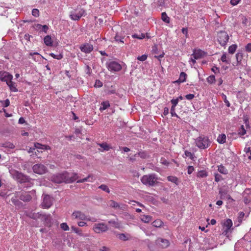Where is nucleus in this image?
<instances>
[{
  "mask_svg": "<svg viewBox=\"0 0 251 251\" xmlns=\"http://www.w3.org/2000/svg\"><path fill=\"white\" fill-rule=\"evenodd\" d=\"M78 177L76 173L64 171L61 173L54 175L52 176L51 180L55 183H70L76 180Z\"/></svg>",
  "mask_w": 251,
  "mask_h": 251,
  "instance_id": "obj_1",
  "label": "nucleus"
},
{
  "mask_svg": "<svg viewBox=\"0 0 251 251\" xmlns=\"http://www.w3.org/2000/svg\"><path fill=\"white\" fill-rule=\"evenodd\" d=\"M9 173L13 178L16 180L20 184H24L30 182L31 178L29 176H27L22 172H19L15 169H11Z\"/></svg>",
  "mask_w": 251,
  "mask_h": 251,
  "instance_id": "obj_2",
  "label": "nucleus"
},
{
  "mask_svg": "<svg viewBox=\"0 0 251 251\" xmlns=\"http://www.w3.org/2000/svg\"><path fill=\"white\" fill-rule=\"evenodd\" d=\"M158 178L155 174L144 175L141 178L142 183L147 186H153L157 183Z\"/></svg>",
  "mask_w": 251,
  "mask_h": 251,
  "instance_id": "obj_3",
  "label": "nucleus"
},
{
  "mask_svg": "<svg viewBox=\"0 0 251 251\" xmlns=\"http://www.w3.org/2000/svg\"><path fill=\"white\" fill-rule=\"evenodd\" d=\"M195 143L196 146L200 149H205L210 144L208 137L204 135H201L195 139Z\"/></svg>",
  "mask_w": 251,
  "mask_h": 251,
  "instance_id": "obj_4",
  "label": "nucleus"
},
{
  "mask_svg": "<svg viewBox=\"0 0 251 251\" xmlns=\"http://www.w3.org/2000/svg\"><path fill=\"white\" fill-rule=\"evenodd\" d=\"M86 14L85 10L80 6H77L74 10L70 12V17L72 20L78 21Z\"/></svg>",
  "mask_w": 251,
  "mask_h": 251,
  "instance_id": "obj_5",
  "label": "nucleus"
},
{
  "mask_svg": "<svg viewBox=\"0 0 251 251\" xmlns=\"http://www.w3.org/2000/svg\"><path fill=\"white\" fill-rule=\"evenodd\" d=\"M229 40L228 34L225 31H220L218 32L217 40L222 46H225Z\"/></svg>",
  "mask_w": 251,
  "mask_h": 251,
  "instance_id": "obj_6",
  "label": "nucleus"
},
{
  "mask_svg": "<svg viewBox=\"0 0 251 251\" xmlns=\"http://www.w3.org/2000/svg\"><path fill=\"white\" fill-rule=\"evenodd\" d=\"M29 193V192L23 191L15 192L14 194L16 195V197H19L20 200L24 202H29L32 199V197Z\"/></svg>",
  "mask_w": 251,
  "mask_h": 251,
  "instance_id": "obj_7",
  "label": "nucleus"
},
{
  "mask_svg": "<svg viewBox=\"0 0 251 251\" xmlns=\"http://www.w3.org/2000/svg\"><path fill=\"white\" fill-rule=\"evenodd\" d=\"M32 170L34 173L41 175L47 173L48 168L42 164L37 163L32 166Z\"/></svg>",
  "mask_w": 251,
  "mask_h": 251,
  "instance_id": "obj_8",
  "label": "nucleus"
},
{
  "mask_svg": "<svg viewBox=\"0 0 251 251\" xmlns=\"http://www.w3.org/2000/svg\"><path fill=\"white\" fill-rule=\"evenodd\" d=\"M107 69L111 72H119L122 69V66L117 62L112 61L106 63Z\"/></svg>",
  "mask_w": 251,
  "mask_h": 251,
  "instance_id": "obj_9",
  "label": "nucleus"
},
{
  "mask_svg": "<svg viewBox=\"0 0 251 251\" xmlns=\"http://www.w3.org/2000/svg\"><path fill=\"white\" fill-rule=\"evenodd\" d=\"M108 229L107 226L103 223L95 224L93 227L94 231L97 233L106 232Z\"/></svg>",
  "mask_w": 251,
  "mask_h": 251,
  "instance_id": "obj_10",
  "label": "nucleus"
},
{
  "mask_svg": "<svg viewBox=\"0 0 251 251\" xmlns=\"http://www.w3.org/2000/svg\"><path fill=\"white\" fill-rule=\"evenodd\" d=\"M53 202V198L49 195H45L43 199L42 205L44 208H49L52 205Z\"/></svg>",
  "mask_w": 251,
  "mask_h": 251,
  "instance_id": "obj_11",
  "label": "nucleus"
},
{
  "mask_svg": "<svg viewBox=\"0 0 251 251\" xmlns=\"http://www.w3.org/2000/svg\"><path fill=\"white\" fill-rule=\"evenodd\" d=\"M41 220L44 222V224L46 226L50 227L52 226L53 221L50 214H42Z\"/></svg>",
  "mask_w": 251,
  "mask_h": 251,
  "instance_id": "obj_12",
  "label": "nucleus"
},
{
  "mask_svg": "<svg viewBox=\"0 0 251 251\" xmlns=\"http://www.w3.org/2000/svg\"><path fill=\"white\" fill-rule=\"evenodd\" d=\"M13 78V75L9 74L7 72H0V80L1 81L9 82L12 80Z\"/></svg>",
  "mask_w": 251,
  "mask_h": 251,
  "instance_id": "obj_13",
  "label": "nucleus"
},
{
  "mask_svg": "<svg viewBox=\"0 0 251 251\" xmlns=\"http://www.w3.org/2000/svg\"><path fill=\"white\" fill-rule=\"evenodd\" d=\"M207 53L200 49H194L193 51L192 56L195 59H199L203 57L206 55Z\"/></svg>",
  "mask_w": 251,
  "mask_h": 251,
  "instance_id": "obj_14",
  "label": "nucleus"
},
{
  "mask_svg": "<svg viewBox=\"0 0 251 251\" xmlns=\"http://www.w3.org/2000/svg\"><path fill=\"white\" fill-rule=\"evenodd\" d=\"M72 216L75 217L76 219L81 220H87L91 221V220L88 218L84 213L80 211H75L72 214Z\"/></svg>",
  "mask_w": 251,
  "mask_h": 251,
  "instance_id": "obj_15",
  "label": "nucleus"
},
{
  "mask_svg": "<svg viewBox=\"0 0 251 251\" xmlns=\"http://www.w3.org/2000/svg\"><path fill=\"white\" fill-rule=\"evenodd\" d=\"M93 46L89 43H86L80 47L81 51L85 53H89L93 50Z\"/></svg>",
  "mask_w": 251,
  "mask_h": 251,
  "instance_id": "obj_16",
  "label": "nucleus"
},
{
  "mask_svg": "<svg viewBox=\"0 0 251 251\" xmlns=\"http://www.w3.org/2000/svg\"><path fill=\"white\" fill-rule=\"evenodd\" d=\"M156 243L162 248H166L170 245V242L167 239L159 238L156 240Z\"/></svg>",
  "mask_w": 251,
  "mask_h": 251,
  "instance_id": "obj_17",
  "label": "nucleus"
},
{
  "mask_svg": "<svg viewBox=\"0 0 251 251\" xmlns=\"http://www.w3.org/2000/svg\"><path fill=\"white\" fill-rule=\"evenodd\" d=\"M110 205L113 208L120 210H123L125 207V204L120 205L118 202L113 200L110 201Z\"/></svg>",
  "mask_w": 251,
  "mask_h": 251,
  "instance_id": "obj_18",
  "label": "nucleus"
},
{
  "mask_svg": "<svg viewBox=\"0 0 251 251\" xmlns=\"http://www.w3.org/2000/svg\"><path fill=\"white\" fill-rule=\"evenodd\" d=\"M34 147L36 149L43 150H50V147L46 145H42L39 143H35Z\"/></svg>",
  "mask_w": 251,
  "mask_h": 251,
  "instance_id": "obj_19",
  "label": "nucleus"
},
{
  "mask_svg": "<svg viewBox=\"0 0 251 251\" xmlns=\"http://www.w3.org/2000/svg\"><path fill=\"white\" fill-rule=\"evenodd\" d=\"M35 27L37 29H40L41 31L44 32L45 33H47L48 32V30H49V26L47 25H42L39 24H37L35 25Z\"/></svg>",
  "mask_w": 251,
  "mask_h": 251,
  "instance_id": "obj_20",
  "label": "nucleus"
},
{
  "mask_svg": "<svg viewBox=\"0 0 251 251\" xmlns=\"http://www.w3.org/2000/svg\"><path fill=\"white\" fill-rule=\"evenodd\" d=\"M224 228L226 227V229L230 230L231 226H232V221L231 219H228L226 220L223 224Z\"/></svg>",
  "mask_w": 251,
  "mask_h": 251,
  "instance_id": "obj_21",
  "label": "nucleus"
},
{
  "mask_svg": "<svg viewBox=\"0 0 251 251\" xmlns=\"http://www.w3.org/2000/svg\"><path fill=\"white\" fill-rule=\"evenodd\" d=\"M44 41L45 44L47 46H52V40L51 39V36L50 35H47L44 37Z\"/></svg>",
  "mask_w": 251,
  "mask_h": 251,
  "instance_id": "obj_22",
  "label": "nucleus"
},
{
  "mask_svg": "<svg viewBox=\"0 0 251 251\" xmlns=\"http://www.w3.org/2000/svg\"><path fill=\"white\" fill-rule=\"evenodd\" d=\"M135 156H139L142 159H146L149 157V155L146 151H140L135 154Z\"/></svg>",
  "mask_w": 251,
  "mask_h": 251,
  "instance_id": "obj_23",
  "label": "nucleus"
},
{
  "mask_svg": "<svg viewBox=\"0 0 251 251\" xmlns=\"http://www.w3.org/2000/svg\"><path fill=\"white\" fill-rule=\"evenodd\" d=\"M71 229H72V230L74 232H75V233H76L77 235H78L79 236H83V237L86 236V235H85L83 233L82 230L80 228H79L75 227L74 226H71Z\"/></svg>",
  "mask_w": 251,
  "mask_h": 251,
  "instance_id": "obj_24",
  "label": "nucleus"
},
{
  "mask_svg": "<svg viewBox=\"0 0 251 251\" xmlns=\"http://www.w3.org/2000/svg\"><path fill=\"white\" fill-rule=\"evenodd\" d=\"M187 74L184 72H181L179 75V77L178 80L176 82L177 83H182L186 81Z\"/></svg>",
  "mask_w": 251,
  "mask_h": 251,
  "instance_id": "obj_25",
  "label": "nucleus"
},
{
  "mask_svg": "<svg viewBox=\"0 0 251 251\" xmlns=\"http://www.w3.org/2000/svg\"><path fill=\"white\" fill-rule=\"evenodd\" d=\"M6 84L9 86V89L11 91L14 92H16L18 91V89L15 85V83L13 82L12 80L9 81V82H7Z\"/></svg>",
  "mask_w": 251,
  "mask_h": 251,
  "instance_id": "obj_26",
  "label": "nucleus"
},
{
  "mask_svg": "<svg viewBox=\"0 0 251 251\" xmlns=\"http://www.w3.org/2000/svg\"><path fill=\"white\" fill-rule=\"evenodd\" d=\"M217 141L221 144L225 143L226 141V135L225 134H220L217 138Z\"/></svg>",
  "mask_w": 251,
  "mask_h": 251,
  "instance_id": "obj_27",
  "label": "nucleus"
},
{
  "mask_svg": "<svg viewBox=\"0 0 251 251\" xmlns=\"http://www.w3.org/2000/svg\"><path fill=\"white\" fill-rule=\"evenodd\" d=\"M243 58V53L242 51H240L237 52L236 54V58L237 60V65H239L241 63V61Z\"/></svg>",
  "mask_w": 251,
  "mask_h": 251,
  "instance_id": "obj_28",
  "label": "nucleus"
},
{
  "mask_svg": "<svg viewBox=\"0 0 251 251\" xmlns=\"http://www.w3.org/2000/svg\"><path fill=\"white\" fill-rule=\"evenodd\" d=\"M218 171L222 174L227 175L228 174V170L222 164L218 166Z\"/></svg>",
  "mask_w": 251,
  "mask_h": 251,
  "instance_id": "obj_29",
  "label": "nucleus"
},
{
  "mask_svg": "<svg viewBox=\"0 0 251 251\" xmlns=\"http://www.w3.org/2000/svg\"><path fill=\"white\" fill-rule=\"evenodd\" d=\"M42 214L40 213H30L29 214L28 216L32 219L34 220H37V219H41L42 217Z\"/></svg>",
  "mask_w": 251,
  "mask_h": 251,
  "instance_id": "obj_30",
  "label": "nucleus"
},
{
  "mask_svg": "<svg viewBox=\"0 0 251 251\" xmlns=\"http://www.w3.org/2000/svg\"><path fill=\"white\" fill-rule=\"evenodd\" d=\"M161 20L165 23L169 24L170 22V18L168 16L166 12L161 13Z\"/></svg>",
  "mask_w": 251,
  "mask_h": 251,
  "instance_id": "obj_31",
  "label": "nucleus"
},
{
  "mask_svg": "<svg viewBox=\"0 0 251 251\" xmlns=\"http://www.w3.org/2000/svg\"><path fill=\"white\" fill-rule=\"evenodd\" d=\"M15 197L11 198V201L13 204L16 206H20L22 204V202L17 199L19 197H16V195H14Z\"/></svg>",
  "mask_w": 251,
  "mask_h": 251,
  "instance_id": "obj_32",
  "label": "nucleus"
},
{
  "mask_svg": "<svg viewBox=\"0 0 251 251\" xmlns=\"http://www.w3.org/2000/svg\"><path fill=\"white\" fill-rule=\"evenodd\" d=\"M101 106L100 107V111L105 110L110 106L109 102L108 101H102L101 103Z\"/></svg>",
  "mask_w": 251,
  "mask_h": 251,
  "instance_id": "obj_33",
  "label": "nucleus"
},
{
  "mask_svg": "<svg viewBox=\"0 0 251 251\" xmlns=\"http://www.w3.org/2000/svg\"><path fill=\"white\" fill-rule=\"evenodd\" d=\"M152 220V216L150 215H143L141 218V220L146 223H148Z\"/></svg>",
  "mask_w": 251,
  "mask_h": 251,
  "instance_id": "obj_34",
  "label": "nucleus"
},
{
  "mask_svg": "<svg viewBox=\"0 0 251 251\" xmlns=\"http://www.w3.org/2000/svg\"><path fill=\"white\" fill-rule=\"evenodd\" d=\"M237 48V45L236 44H233L228 47V52L230 54H233Z\"/></svg>",
  "mask_w": 251,
  "mask_h": 251,
  "instance_id": "obj_35",
  "label": "nucleus"
},
{
  "mask_svg": "<svg viewBox=\"0 0 251 251\" xmlns=\"http://www.w3.org/2000/svg\"><path fill=\"white\" fill-rule=\"evenodd\" d=\"M207 176L208 173L205 170L199 171L197 175L199 177H206Z\"/></svg>",
  "mask_w": 251,
  "mask_h": 251,
  "instance_id": "obj_36",
  "label": "nucleus"
},
{
  "mask_svg": "<svg viewBox=\"0 0 251 251\" xmlns=\"http://www.w3.org/2000/svg\"><path fill=\"white\" fill-rule=\"evenodd\" d=\"M98 145L103 149V151H108L110 149V146L106 143L98 144Z\"/></svg>",
  "mask_w": 251,
  "mask_h": 251,
  "instance_id": "obj_37",
  "label": "nucleus"
},
{
  "mask_svg": "<svg viewBox=\"0 0 251 251\" xmlns=\"http://www.w3.org/2000/svg\"><path fill=\"white\" fill-rule=\"evenodd\" d=\"M184 154L186 157H189L192 160L195 161L196 157L195 156L194 153L186 150L184 151Z\"/></svg>",
  "mask_w": 251,
  "mask_h": 251,
  "instance_id": "obj_38",
  "label": "nucleus"
},
{
  "mask_svg": "<svg viewBox=\"0 0 251 251\" xmlns=\"http://www.w3.org/2000/svg\"><path fill=\"white\" fill-rule=\"evenodd\" d=\"M163 224V223L162 221L160 220H156L153 221L152 223V226L156 227H160Z\"/></svg>",
  "mask_w": 251,
  "mask_h": 251,
  "instance_id": "obj_39",
  "label": "nucleus"
},
{
  "mask_svg": "<svg viewBox=\"0 0 251 251\" xmlns=\"http://www.w3.org/2000/svg\"><path fill=\"white\" fill-rule=\"evenodd\" d=\"M207 81L208 83L212 84L215 83L216 79L214 75H210L206 78Z\"/></svg>",
  "mask_w": 251,
  "mask_h": 251,
  "instance_id": "obj_40",
  "label": "nucleus"
},
{
  "mask_svg": "<svg viewBox=\"0 0 251 251\" xmlns=\"http://www.w3.org/2000/svg\"><path fill=\"white\" fill-rule=\"evenodd\" d=\"M167 179L168 181L173 182L176 185L178 184V178L176 176H169L167 177Z\"/></svg>",
  "mask_w": 251,
  "mask_h": 251,
  "instance_id": "obj_41",
  "label": "nucleus"
},
{
  "mask_svg": "<svg viewBox=\"0 0 251 251\" xmlns=\"http://www.w3.org/2000/svg\"><path fill=\"white\" fill-rule=\"evenodd\" d=\"M117 236L119 239L122 241H127L128 240V238L124 233H119Z\"/></svg>",
  "mask_w": 251,
  "mask_h": 251,
  "instance_id": "obj_42",
  "label": "nucleus"
},
{
  "mask_svg": "<svg viewBox=\"0 0 251 251\" xmlns=\"http://www.w3.org/2000/svg\"><path fill=\"white\" fill-rule=\"evenodd\" d=\"M245 216V213L243 212H240L239 213V216L237 218L238 222L239 224H238V226L242 223L243 219Z\"/></svg>",
  "mask_w": 251,
  "mask_h": 251,
  "instance_id": "obj_43",
  "label": "nucleus"
},
{
  "mask_svg": "<svg viewBox=\"0 0 251 251\" xmlns=\"http://www.w3.org/2000/svg\"><path fill=\"white\" fill-rule=\"evenodd\" d=\"M114 39H115V41L117 42H120V43H124V41L123 40L124 38L123 37L118 35V34H117L115 35Z\"/></svg>",
  "mask_w": 251,
  "mask_h": 251,
  "instance_id": "obj_44",
  "label": "nucleus"
},
{
  "mask_svg": "<svg viewBox=\"0 0 251 251\" xmlns=\"http://www.w3.org/2000/svg\"><path fill=\"white\" fill-rule=\"evenodd\" d=\"M99 189H100L101 190L109 193H110V190L108 188V187L105 184H101L98 187Z\"/></svg>",
  "mask_w": 251,
  "mask_h": 251,
  "instance_id": "obj_45",
  "label": "nucleus"
},
{
  "mask_svg": "<svg viewBox=\"0 0 251 251\" xmlns=\"http://www.w3.org/2000/svg\"><path fill=\"white\" fill-rule=\"evenodd\" d=\"M2 147L11 149H13L15 148L14 144L9 142H6L5 143L3 144Z\"/></svg>",
  "mask_w": 251,
  "mask_h": 251,
  "instance_id": "obj_46",
  "label": "nucleus"
},
{
  "mask_svg": "<svg viewBox=\"0 0 251 251\" xmlns=\"http://www.w3.org/2000/svg\"><path fill=\"white\" fill-rule=\"evenodd\" d=\"M246 133V130L245 129L243 125L241 126V127L238 130V134L240 135H244Z\"/></svg>",
  "mask_w": 251,
  "mask_h": 251,
  "instance_id": "obj_47",
  "label": "nucleus"
},
{
  "mask_svg": "<svg viewBox=\"0 0 251 251\" xmlns=\"http://www.w3.org/2000/svg\"><path fill=\"white\" fill-rule=\"evenodd\" d=\"M221 60L223 62H225L226 64H230V61L226 59V54L224 53L221 56Z\"/></svg>",
  "mask_w": 251,
  "mask_h": 251,
  "instance_id": "obj_48",
  "label": "nucleus"
},
{
  "mask_svg": "<svg viewBox=\"0 0 251 251\" xmlns=\"http://www.w3.org/2000/svg\"><path fill=\"white\" fill-rule=\"evenodd\" d=\"M60 228L64 231H68L69 227L66 223H63L60 224Z\"/></svg>",
  "mask_w": 251,
  "mask_h": 251,
  "instance_id": "obj_49",
  "label": "nucleus"
},
{
  "mask_svg": "<svg viewBox=\"0 0 251 251\" xmlns=\"http://www.w3.org/2000/svg\"><path fill=\"white\" fill-rule=\"evenodd\" d=\"M214 177L215 181L217 182H218L219 181L223 179L222 176L218 173L214 174Z\"/></svg>",
  "mask_w": 251,
  "mask_h": 251,
  "instance_id": "obj_50",
  "label": "nucleus"
},
{
  "mask_svg": "<svg viewBox=\"0 0 251 251\" xmlns=\"http://www.w3.org/2000/svg\"><path fill=\"white\" fill-rule=\"evenodd\" d=\"M0 102L1 103L3 107H7L10 104V101L8 99H6L5 100H1Z\"/></svg>",
  "mask_w": 251,
  "mask_h": 251,
  "instance_id": "obj_51",
  "label": "nucleus"
},
{
  "mask_svg": "<svg viewBox=\"0 0 251 251\" xmlns=\"http://www.w3.org/2000/svg\"><path fill=\"white\" fill-rule=\"evenodd\" d=\"M222 98L224 100V102L226 103V105L227 107H229L230 105V104L229 102V101L226 99V96L224 94H222Z\"/></svg>",
  "mask_w": 251,
  "mask_h": 251,
  "instance_id": "obj_52",
  "label": "nucleus"
},
{
  "mask_svg": "<svg viewBox=\"0 0 251 251\" xmlns=\"http://www.w3.org/2000/svg\"><path fill=\"white\" fill-rule=\"evenodd\" d=\"M51 57H52L54 59H57L58 60L61 59L63 58V55L61 54H59L58 55H55L53 53H51L50 54Z\"/></svg>",
  "mask_w": 251,
  "mask_h": 251,
  "instance_id": "obj_53",
  "label": "nucleus"
},
{
  "mask_svg": "<svg viewBox=\"0 0 251 251\" xmlns=\"http://www.w3.org/2000/svg\"><path fill=\"white\" fill-rule=\"evenodd\" d=\"M32 14L35 17H38L39 16V11L38 9L34 8L32 11Z\"/></svg>",
  "mask_w": 251,
  "mask_h": 251,
  "instance_id": "obj_54",
  "label": "nucleus"
},
{
  "mask_svg": "<svg viewBox=\"0 0 251 251\" xmlns=\"http://www.w3.org/2000/svg\"><path fill=\"white\" fill-rule=\"evenodd\" d=\"M85 72L86 74H88L89 75H90L92 73L91 68L87 65L85 66Z\"/></svg>",
  "mask_w": 251,
  "mask_h": 251,
  "instance_id": "obj_55",
  "label": "nucleus"
},
{
  "mask_svg": "<svg viewBox=\"0 0 251 251\" xmlns=\"http://www.w3.org/2000/svg\"><path fill=\"white\" fill-rule=\"evenodd\" d=\"M170 113L172 117L175 116L177 118L179 117L178 115L176 114L175 112V107H174V106L171 107Z\"/></svg>",
  "mask_w": 251,
  "mask_h": 251,
  "instance_id": "obj_56",
  "label": "nucleus"
},
{
  "mask_svg": "<svg viewBox=\"0 0 251 251\" xmlns=\"http://www.w3.org/2000/svg\"><path fill=\"white\" fill-rule=\"evenodd\" d=\"M95 87L100 88L102 86V82L100 80L97 79L95 83Z\"/></svg>",
  "mask_w": 251,
  "mask_h": 251,
  "instance_id": "obj_57",
  "label": "nucleus"
},
{
  "mask_svg": "<svg viewBox=\"0 0 251 251\" xmlns=\"http://www.w3.org/2000/svg\"><path fill=\"white\" fill-rule=\"evenodd\" d=\"M148 56L146 54H143L141 56H139L137 57V59L141 61H145L147 58Z\"/></svg>",
  "mask_w": 251,
  "mask_h": 251,
  "instance_id": "obj_58",
  "label": "nucleus"
},
{
  "mask_svg": "<svg viewBox=\"0 0 251 251\" xmlns=\"http://www.w3.org/2000/svg\"><path fill=\"white\" fill-rule=\"evenodd\" d=\"M160 162L162 164L166 166H168L170 164L169 162L165 158L163 157L161 158Z\"/></svg>",
  "mask_w": 251,
  "mask_h": 251,
  "instance_id": "obj_59",
  "label": "nucleus"
},
{
  "mask_svg": "<svg viewBox=\"0 0 251 251\" xmlns=\"http://www.w3.org/2000/svg\"><path fill=\"white\" fill-rule=\"evenodd\" d=\"M152 52L155 54H158V50L156 45H154L152 47Z\"/></svg>",
  "mask_w": 251,
  "mask_h": 251,
  "instance_id": "obj_60",
  "label": "nucleus"
},
{
  "mask_svg": "<svg viewBox=\"0 0 251 251\" xmlns=\"http://www.w3.org/2000/svg\"><path fill=\"white\" fill-rule=\"evenodd\" d=\"M171 102L172 104V106H174V107H176V105L177 104L178 101L176 99H173L171 100Z\"/></svg>",
  "mask_w": 251,
  "mask_h": 251,
  "instance_id": "obj_61",
  "label": "nucleus"
},
{
  "mask_svg": "<svg viewBox=\"0 0 251 251\" xmlns=\"http://www.w3.org/2000/svg\"><path fill=\"white\" fill-rule=\"evenodd\" d=\"M185 97L188 100H192L195 98V95L192 94H189L185 95Z\"/></svg>",
  "mask_w": 251,
  "mask_h": 251,
  "instance_id": "obj_62",
  "label": "nucleus"
},
{
  "mask_svg": "<svg viewBox=\"0 0 251 251\" xmlns=\"http://www.w3.org/2000/svg\"><path fill=\"white\" fill-rule=\"evenodd\" d=\"M245 50L248 52H251V43H248L245 46Z\"/></svg>",
  "mask_w": 251,
  "mask_h": 251,
  "instance_id": "obj_63",
  "label": "nucleus"
},
{
  "mask_svg": "<svg viewBox=\"0 0 251 251\" xmlns=\"http://www.w3.org/2000/svg\"><path fill=\"white\" fill-rule=\"evenodd\" d=\"M194 171V168L192 166H189L188 167V171L187 173L188 174H191Z\"/></svg>",
  "mask_w": 251,
  "mask_h": 251,
  "instance_id": "obj_64",
  "label": "nucleus"
}]
</instances>
